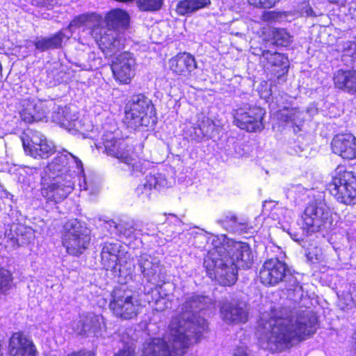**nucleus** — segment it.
Here are the masks:
<instances>
[{"instance_id": "obj_32", "label": "nucleus", "mask_w": 356, "mask_h": 356, "mask_svg": "<svg viewBox=\"0 0 356 356\" xmlns=\"http://www.w3.org/2000/svg\"><path fill=\"white\" fill-rule=\"evenodd\" d=\"M305 115L306 113L304 111L296 108L288 110L286 115H284L286 117V122H291L298 127V130H300L301 127L303 124Z\"/></svg>"}, {"instance_id": "obj_12", "label": "nucleus", "mask_w": 356, "mask_h": 356, "mask_svg": "<svg viewBox=\"0 0 356 356\" xmlns=\"http://www.w3.org/2000/svg\"><path fill=\"white\" fill-rule=\"evenodd\" d=\"M90 241L89 229L77 220L73 219L65 224L62 242L68 254H81L88 248Z\"/></svg>"}, {"instance_id": "obj_47", "label": "nucleus", "mask_w": 356, "mask_h": 356, "mask_svg": "<svg viewBox=\"0 0 356 356\" xmlns=\"http://www.w3.org/2000/svg\"><path fill=\"white\" fill-rule=\"evenodd\" d=\"M233 356H248V354L245 348H238L235 350Z\"/></svg>"}, {"instance_id": "obj_51", "label": "nucleus", "mask_w": 356, "mask_h": 356, "mask_svg": "<svg viewBox=\"0 0 356 356\" xmlns=\"http://www.w3.org/2000/svg\"><path fill=\"white\" fill-rule=\"evenodd\" d=\"M37 147L35 149H40V145H36Z\"/></svg>"}, {"instance_id": "obj_11", "label": "nucleus", "mask_w": 356, "mask_h": 356, "mask_svg": "<svg viewBox=\"0 0 356 356\" xmlns=\"http://www.w3.org/2000/svg\"><path fill=\"white\" fill-rule=\"evenodd\" d=\"M102 264L106 270H111L115 277H124L129 275L134 267L131 262L126 264L127 267H122L123 258H130V254L125 251L119 243L106 242L101 252Z\"/></svg>"}, {"instance_id": "obj_1", "label": "nucleus", "mask_w": 356, "mask_h": 356, "mask_svg": "<svg viewBox=\"0 0 356 356\" xmlns=\"http://www.w3.org/2000/svg\"><path fill=\"white\" fill-rule=\"evenodd\" d=\"M214 302L204 296L187 294L173 316L163 338H153L144 344L142 356H184L188 347L200 341L208 323L204 316L213 315Z\"/></svg>"}, {"instance_id": "obj_34", "label": "nucleus", "mask_w": 356, "mask_h": 356, "mask_svg": "<svg viewBox=\"0 0 356 356\" xmlns=\"http://www.w3.org/2000/svg\"><path fill=\"white\" fill-rule=\"evenodd\" d=\"M120 235L125 238H131L136 230L133 221L121 222L115 226Z\"/></svg>"}, {"instance_id": "obj_37", "label": "nucleus", "mask_w": 356, "mask_h": 356, "mask_svg": "<svg viewBox=\"0 0 356 356\" xmlns=\"http://www.w3.org/2000/svg\"><path fill=\"white\" fill-rule=\"evenodd\" d=\"M339 303L343 309H350L356 305V290L351 293H343L339 300Z\"/></svg>"}, {"instance_id": "obj_13", "label": "nucleus", "mask_w": 356, "mask_h": 356, "mask_svg": "<svg viewBox=\"0 0 356 356\" xmlns=\"http://www.w3.org/2000/svg\"><path fill=\"white\" fill-rule=\"evenodd\" d=\"M153 105L144 95H134L126 104L124 122L128 127L136 129L140 126L147 127L152 120Z\"/></svg>"}, {"instance_id": "obj_28", "label": "nucleus", "mask_w": 356, "mask_h": 356, "mask_svg": "<svg viewBox=\"0 0 356 356\" xmlns=\"http://www.w3.org/2000/svg\"><path fill=\"white\" fill-rule=\"evenodd\" d=\"M334 83L336 88L356 92V71L339 70L334 74Z\"/></svg>"}, {"instance_id": "obj_38", "label": "nucleus", "mask_w": 356, "mask_h": 356, "mask_svg": "<svg viewBox=\"0 0 356 356\" xmlns=\"http://www.w3.org/2000/svg\"><path fill=\"white\" fill-rule=\"evenodd\" d=\"M274 40L277 45L286 47L291 42V36L285 29H277L274 33Z\"/></svg>"}, {"instance_id": "obj_2", "label": "nucleus", "mask_w": 356, "mask_h": 356, "mask_svg": "<svg viewBox=\"0 0 356 356\" xmlns=\"http://www.w3.org/2000/svg\"><path fill=\"white\" fill-rule=\"evenodd\" d=\"M198 239L207 241L208 253L204 266L207 275L221 285L234 284L238 268H249L253 261L248 244L228 238L225 234H201Z\"/></svg>"}, {"instance_id": "obj_4", "label": "nucleus", "mask_w": 356, "mask_h": 356, "mask_svg": "<svg viewBox=\"0 0 356 356\" xmlns=\"http://www.w3.org/2000/svg\"><path fill=\"white\" fill-rule=\"evenodd\" d=\"M77 179L81 191L90 189L81 161L64 149L44 168L41 194L47 201L61 202L73 191Z\"/></svg>"}, {"instance_id": "obj_49", "label": "nucleus", "mask_w": 356, "mask_h": 356, "mask_svg": "<svg viewBox=\"0 0 356 356\" xmlns=\"http://www.w3.org/2000/svg\"><path fill=\"white\" fill-rule=\"evenodd\" d=\"M11 241H12V242H13V243H15V242H16V239L15 238V237H12V238H11Z\"/></svg>"}, {"instance_id": "obj_41", "label": "nucleus", "mask_w": 356, "mask_h": 356, "mask_svg": "<svg viewBox=\"0 0 356 356\" xmlns=\"http://www.w3.org/2000/svg\"><path fill=\"white\" fill-rule=\"evenodd\" d=\"M252 6L261 8H270L275 6L280 0H247Z\"/></svg>"}, {"instance_id": "obj_21", "label": "nucleus", "mask_w": 356, "mask_h": 356, "mask_svg": "<svg viewBox=\"0 0 356 356\" xmlns=\"http://www.w3.org/2000/svg\"><path fill=\"white\" fill-rule=\"evenodd\" d=\"M52 121L61 127L71 131H80L83 128L81 120H79L78 113L70 107L57 106L51 115Z\"/></svg>"}, {"instance_id": "obj_14", "label": "nucleus", "mask_w": 356, "mask_h": 356, "mask_svg": "<svg viewBox=\"0 0 356 356\" xmlns=\"http://www.w3.org/2000/svg\"><path fill=\"white\" fill-rule=\"evenodd\" d=\"M54 106L53 101H41L34 97H25L18 101L16 111L20 119L27 124L42 120L49 108Z\"/></svg>"}, {"instance_id": "obj_43", "label": "nucleus", "mask_w": 356, "mask_h": 356, "mask_svg": "<svg viewBox=\"0 0 356 356\" xmlns=\"http://www.w3.org/2000/svg\"><path fill=\"white\" fill-rule=\"evenodd\" d=\"M300 13L305 16H316L311 6L307 3H303L301 6Z\"/></svg>"}, {"instance_id": "obj_48", "label": "nucleus", "mask_w": 356, "mask_h": 356, "mask_svg": "<svg viewBox=\"0 0 356 356\" xmlns=\"http://www.w3.org/2000/svg\"><path fill=\"white\" fill-rule=\"evenodd\" d=\"M35 3L36 5L52 6L54 4V1L53 0H35Z\"/></svg>"}, {"instance_id": "obj_16", "label": "nucleus", "mask_w": 356, "mask_h": 356, "mask_svg": "<svg viewBox=\"0 0 356 356\" xmlns=\"http://www.w3.org/2000/svg\"><path fill=\"white\" fill-rule=\"evenodd\" d=\"M25 153L35 159L48 158L54 152L52 142L37 131L29 130L22 137Z\"/></svg>"}, {"instance_id": "obj_10", "label": "nucleus", "mask_w": 356, "mask_h": 356, "mask_svg": "<svg viewBox=\"0 0 356 356\" xmlns=\"http://www.w3.org/2000/svg\"><path fill=\"white\" fill-rule=\"evenodd\" d=\"M140 300L124 286L115 288L111 294L109 309L114 316L122 319H132L141 312Z\"/></svg>"}, {"instance_id": "obj_40", "label": "nucleus", "mask_w": 356, "mask_h": 356, "mask_svg": "<svg viewBox=\"0 0 356 356\" xmlns=\"http://www.w3.org/2000/svg\"><path fill=\"white\" fill-rule=\"evenodd\" d=\"M287 290L289 292L292 291L294 293L295 298H299L302 296V286L293 276H290Z\"/></svg>"}, {"instance_id": "obj_26", "label": "nucleus", "mask_w": 356, "mask_h": 356, "mask_svg": "<svg viewBox=\"0 0 356 356\" xmlns=\"http://www.w3.org/2000/svg\"><path fill=\"white\" fill-rule=\"evenodd\" d=\"M9 352L11 356H35L32 341L20 332H15L10 337Z\"/></svg>"}, {"instance_id": "obj_23", "label": "nucleus", "mask_w": 356, "mask_h": 356, "mask_svg": "<svg viewBox=\"0 0 356 356\" xmlns=\"http://www.w3.org/2000/svg\"><path fill=\"white\" fill-rule=\"evenodd\" d=\"M218 222L226 230L241 234L253 233L254 228L250 225L246 219L238 218L234 213L227 211L218 220Z\"/></svg>"}, {"instance_id": "obj_6", "label": "nucleus", "mask_w": 356, "mask_h": 356, "mask_svg": "<svg viewBox=\"0 0 356 356\" xmlns=\"http://www.w3.org/2000/svg\"><path fill=\"white\" fill-rule=\"evenodd\" d=\"M90 13L96 14L101 18V22L97 26L99 38H92L106 56H112L122 49L124 48V40L122 35L117 31L128 29L130 22L129 13L120 8H113L106 13L104 16V22L107 29L103 27V17L101 15L95 12L86 13L85 14Z\"/></svg>"}, {"instance_id": "obj_29", "label": "nucleus", "mask_w": 356, "mask_h": 356, "mask_svg": "<svg viewBox=\"0 0 356 356\" xmlns=\"http://www.w3.org/2000/svg\"><path fill=\"white\" fill-rule=\"evenodd\" d=\"M210 4V0H182L177 3L176 12L179 15H190Z\"/></svg>"}, {"instance_id": "obj_18", "label": "nucleus", "mask_w": 356, "mask_h": 356, "mask_svg": "<svg viewBox=\"0 0 356 356\" xmlns=\"http://www.w3.org/2000/svg\"><path fill=\"white\" fill-rule=\"evenodd\" d=\"M72 326L73 331L78 334L98 337L105 328V323L102 316L88 314L81 316L77 322H73Z\"/></svg>"}, {"instance_id": "obj_46", "label": "nucleus", "mask_w": 356, "mask_h": 356, "mask_svg": "<svg viewBox=\"0 0 356 356\" xmlns=\"http://www.w3.org/2000/svg\"><path fill=\"white\" fill-rule=\"evenodd\" d=\"M67 356H95V354L90 350H81L79 351H74Z\"/></svg>"}, {"instance_id": "obj_24", "label": "nucleus", "mask_w": 356, "mask_h": 356, "mask_svg": "<svg viewBox=\"0 0 356 356\" xmlns=\"http://www.w3.org/2000/svg\"><path fill=\"white\" fill-rule=\"evenodd\" d=\"M220 314L223 321L228 324L244 323L248 318L245 309L236 302L227 300L220 302Z\"/></svg>"}, {"instance_id": "obj_42", "label": "nucleus", "mask_w": 356, "mask_h": 356, "mask_svg": "<svg viewBox=\"0 0 356 356\" xmlns=\"http://www.w3.org/2000/svg\"><path fill=\"white\" fill-rule=\"evenodd\" d=\"M258 91L261 97L264 99L268 98L271 95V90L268 88V83L266 81L261 83L260 86L258 88Z\"/></svg>"}, {"instance_id": "obj_15", "label": "nucleus", "mask_w": 356, "mask_h": 356, "mask_svg": "<svg viewBox=\"0 0 356 356\" xmlns=\"http://www.w3.org/2000/svg\"><path fill=\"white\" fill-rule=\"evenodd\" d=\"M265 111L261 107L244 104L234 111L235 124L249 132L261 131L264 128L263 119Z\"/></svg>"}, {"instance_id": "obj_31", "label": "nucleus", "mask_w": 356, "mask_h": 356, "mask_svg": "<svg viewBox=\"0 0 356 356\" xmlns=\"http://www.w3.org/2000/svg\"><path fill=\"white\" fill-rule=\"evenodd\" d=\"M263 58L272 66L282 67V70L288 67L287 57L283 54L271 52L269 50L264 51L263 52Z\"/></svg>"}, {"instance_id": "obj_20", "label": "nucleus", "mask_w": 356, "mask_h": 356, "mask_svg": "<svg viewBox=\"0 0 356 356\" xmlns=\"http://www.w3.org/2000/svg\"><path fill=\"white\" fill-rule=\"evenodd\" d=\"M286 266L277 259H270L264 262L259 271L261 283L266 286H273L282 281L286 276Z\"/></svg>"}, {"instance_id": "obj_35", "label": "nucleus", "mask_w": 356, "mask_h": 356, "mask_svg": "<svg viewBox=\"0 0 356 356\" xmlns=\"http://www.w3.org/2000/svg\"><path fill=\"white\" fill-rule=\"evenodd\" d=\"M138 8L142 11H156L161 8L162 0H138Z\"/></svg>"}, {"instance_id": "obj_25", "label": "nucleus", "mask_w": 356, "mask_h": 356, "mask_svg": "<svg viewBox=\"0 0 356 356\" xmlns=\"http://www.w3.org/2000/svg\"><path fill=\"white\" fill-rule=\"evenodd\" d=\"M170 69L177 74L188 76L197 67L194 57L186 52L179 53L168 61Z\"/></svg>"}, {"instance_id": "obj_45", "label": "nucleus", "mask_w": 356, "mask_h": 356, "mask_svg": "<svg viewBox=\"0 0 356 356\" xmlns=\"http://www.w3.org/2000/svg\"><path fill=\"white\" fill-rule=\"evenodd\" d=\"M113 356H135L134 350L130 347L120 350Z\"/></svg>"}, {"instance_id": "obj_30", "label": "nucleus", "mask_w": 356, "mask_h": 356, "mask_svg": "<svg viewBox=\"0 0 356 356\" xmlns=\"http://www.w3.org/2000/svg\"><path fill=\"white\" fill-rule=\"evenodd\" d=\"M210 4V0H182L177 3L176 12L179 15H190Z\"/></svg>"}, {"instance_id": "obj_17", "label": "nucleus", "mask_w": 356, "mask_h": 356, "mask_svg": "<svg viewBox=\"0 0 356 356\" xmlns=\"http://www.w3.org/2000/svg\"><path fill=\"white\" fill-rule=\"evenodd\" d=\"M111 70L117 81L128 84L136 74V60L131 53L124 51L116 56L111 65Z\"/></svg>"}, {"instance_id": "obj_39", "label": "nucleus", "mask_w": 356, "mask_h": 356, "mask_svg": "<svg viewBox=\"0 0 356 356\" xmlns=\"http://www.w3.org/2000/svg\"><path fill=\"white\" fill-rule=\"evenodd\" d=\"M12 278L10 272L6 269L0 268V293L10 289Z\"/></svg>"}, {"instance_id": "obj_7", "label": "nucleus", "mask_w": 356, "mask_h": 356, "mask_svg": "<svg viewBox=\"0 0 356 356\" xmlns=\"http://www.w3.org/2000/svg\"><path fill=\"white\" fill-rule=\"evenodd\" d=\"M100 22V17L94 13L77 15L66 29L60 30L51 38H44L35 42V48L42 51L49 49L60 48L72 36L74 31L81 27L89 29L91 36L99 38L97 26Z\"/></svg>"}, {"instance_id": "obj_5", "label": "nucleus", "mask_w": 356, "mask_h": 356, "mask_svg": "<svg viewBox=\"0 0 356 356\" xmlns=\"http://www.w3.org/2000/svg\"><path fill=\"white\" fill-rule=\"evenodd\" d=\"M104 130L101 139L95 143L96 147L104 149L108 156L118 159L127 166L132 177H138L143 175L149 165V162L139 159L134 152L132 145L118 138L116 124L111 122L109 128L104 126Z\"/></svg>"}, {"instance_id": "obj_19", "label": "nucleus", "mask_w": 356, "mask_h": 356, "mask_svg": "<svg viewBox=\"0 0 356 356\" xmlns=\"http://www.w3.org/2000/svg\"><path fill=\"white\" fill-rule=\"evenodd\" d=\"M175 183V179L165 172L153 170L146 175L145 181L136 188L138 195L148 197L152 188L161 189L169 188Z\"/></svg>"}, {"instance_id": "obj_50", "label": "nucleus", "mask_w": 356, "mask_h": 356, "mask_svg": "<svg viewBox=\"0 0 356 356\" xmlns=\"http://www.w3.org/2000/svg\"><path fill=\"white\" fill-rule=\"evenodd\" d=\"M298 188H299V186H294L292 188L291 191H294L293 189L296 190Z\"/></svg>"}, {"instance_id": "obj_36", "label": "nucleus", "mask_w": 356, "mask_h": 356, "mask_svg": "<svg viewBox=\"0 0 356 356\" xmlns=\"http://www.w3.org/2000/svg\"><path fill=\"white\" fill-rule=\"evenodd\" d=\"M306 257L312 263L323 261L325 258L322 249L317 246L309 248L306 252Z\"/></svg>"}, {"instance_id": "obj_8", "label": "nucleus", "mask_w": 356, "mask_h": 356, "mask_svg": "<svg viewBox=\"0 0 356 356\" xmlns=\"http://www.w3.org/2000/svg\"><path fill=\"white\" fill-rule=\"evenodd\" d=\"M336 215L323 200H315L307 204L302 216V230L308 234L328 230L331 228L334 216Z\"/></svg>"}, {"instance_id": "obj_33", "label": "nucleus", "mask_w": 356, "mask_h": 356, "mask_svg": "<svg viewBox=\"0 0 356 356\" xmlns=\"http://www.w3.org/2000/svg\"><path fill=\"white\" fill-rule=\"evenodd\" d=\"M337 50L343 54V56H350L356 63V43L353 41H346L337 44Z\"/></svg>"}, {"instance_id": "obj_9", "label": "nucleus", "mask_w": 356, "mask_h": 356, "mask_svg": "<svg viewBox=\"0 0 356 356\" xmlns=\"http://www.w3.org/2000/svg\"><path fill=\"white\" fill-rule=\"evenodd\" d=\"M328 189L339 202L345 204H356V177L343 167L336 168Z\"/></svg>"}, {"instance_id": "obj_44", "label": "nucleus", "mask_w": 356, "mask_h": 356, "mask_svg": "<svg viewBox=\"0 0 356 356\" xmlns=\"http://www.w3.org/2000/svg\"><path fill=\"white\" fill-rule=\"evenodd\" d=\"M155 305V309L160 312L163 311L169 307V302L163 298L156 300Z\"/></svg>"}, {"instance_id": "obj_27", "label": "nucleus", "mask_w": 356, "mask_h": 356, "mask_svg": "<svg viewBox=\"0 0 356 356\" xmlns=\"http://www.w3.org/2000/svg\"><path fill=\"white\" fill-rule=\"evenodd\" d=\"M138 258V265L143 276L149 282L156 280V275L160 272L158 258L146 252L142 253Z\"/></svg>"}, {"instance_id": "obj_22", "label": "nucleus", "mask_w": 356, "mask_h": 356, "mask_svg": "<svg viewBox=\"0 0 356 356\" xmlns=\"http://www.w3.org/2000/svg\"><path fill=\"white\" fill-rule=\"evenodd\" d=\"M332 152L344 159L356 158V138L350 134H338L331 143Z\"/></svg>"}, {"instance_id": "obj_3", "label": "nucleus", "mask_w": 356, "mask_h": 356, "mask_svg": "<svg viewBox=\"0 0 356 356\" xmlns=\"http://www.w3.org/2000/svg\"><path fill=\"white\" fill-rule=\"evenodd\" d=\"M317 318L307 314L296 320L277 316V312L270 309L262 314L258 323L257 336L259 346L272 352L290 348L313 334L316 329Z\"/></svg>"}]
</instances>
